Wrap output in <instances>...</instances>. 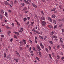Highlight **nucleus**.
<instances>
[{
	"instance_id": "f257e3e1",
	"label": "nucleus",
	"mask_w": 64,
	"mask_h": 64,
	"mask_svg": "<svg viewBox=\"0 0 64 64\" xmlns=\"http://www.w3.org/2000/svg\"><path fill=\"white\" fill-rule=\"evenodd\" d=\"M37 49H38V51L40 50H41V48H40V46L39 45L37 46Z\"/></svg>"
},
{
	"instance_id": "f03ea898",
	"label": "nucleus",
	"mask_w": 64,
	"mask_h": 64,
	"mask_svg": "<svg viewBox=\"0 0 64 64\" xmlns=\"http://www.w3.org/2000/svg\"><path fill=\"white\" fill-rule=\"evenodd\" d=\"M46 22L45 21H43L42 22V26H45L46 24Z\"/></svg>"
},
{
	"instance_id": "7ed1b4c3",
	"label": "nucleus",
	"mask_w": 64,
	"mask_h": 64,
	"mask_svg": "<svg viewBox=\"0 0 64 64\" xmlns=\"http://www.w3.org/2000/svg\"><path fill=\"white\" fill-rule=\"evenodd\" d=\"M40 19L42 20H44V21H45V18L43 16L42 17L40 18Z\"/></svg>"
},
{
	"instance_id": "20e7f679",
	"label": "nucleus",
	"mask_w": 64,
	"mask_h": 64,
	"mask_svg": "<svg viewBox=\"0 0 64 64\" xmlns=\"http://www.w3.org/2000/svg\"><path fill=\"white\" fill-rule=\"evenodd\" d=\"M48 20H50V22H52V19L50 17H48Z\"/></svg>"
},
{
	"instance_id": "39448f33",
	"label": "nucleus",
	"mask_w": 64,
	"mask_h": 64,
	"mask_svg": "<svg viewBox=\"0 0 64 64\" xmlns=\"http://www.w3.org/2000/svg\"><path fill=\"white\" fill-rule=\"evenodd\" d=\"M13 33H14V34H17V36L19 35V34H19V32H14Z\"/></svg>"
},
{
	"instance_id": "423d86ee",
	"label": "nucleus",
	"mask_w": 64,
	"mask_h": 64,
	"mask_svg": "<svg viewBox=\"0 0 64 64\" xmlns=\"http://www.w3.org/2000/svg\"><path fill=\"white\" fill-rule=\"evenodd\" d=\"M4 3L5 5H9V4H8V2L7 1L4 2Z\"/></svg>"
},
{
	"instance_id": "0eeeda50",
	"label": "nucleus",
	"mask_w": 64,
	"mask_h": 64,
	"mask_svg": "<svg viewBox=\"0 0 64 64\" xmlns=\"http://www.w3.org/2000/svg\"><path fill=\"white\" fill-rule=\"evenodd\" d=\"M38 54L40 57H42V55H41V52H40V50H38Z\"/></svg>"
},
{
	"instance_id": "6e6552de",
	"label": "nucleus",
	"mask_w": 64,
	"mask_h": 64,
	"mask_svg": "<svg viewBox=\"0 0 64 64\" xmlns=\"http://www.w3.org/2000/svg\"><path fill=\"white\" fill-rule=\"evenodd\" d=\"M24 2H25L26 3V4H30V3H29V2H28L25 0H24Z\"/></svg>"
},
{
	"instance_id": "1a4fd4ad",
	"label": "nucleus",
	"mask_w": 64,
	"mask_h": 64,
	"mask_svg": "<svg viewBox=\"0 0 64 64\" xmlns=\"http://www.w3.org/2000/svg\"><path fill=\"white\" fill-rule=\"evenodd\" d=\"M56 58L58 60H59V59H60V56L59 55H57Z\"/></svg>"
},
{
	"instance_id": "9d476101",
	"label": "nucleus",
	"mask_w": 64,
	"mask_h": 64,
	"mask_svg": "<svg viewBox=\"0 0 64 64\" xmlns=\"http://www.w3.org/2000/svg\"><path fill=\"white\" fill-rule=\"evenodd\" d=\"M35 32L36 33H37V34H38L39 35L40 34V32L39 31H37L36 30L35 31Z\"/></svg>"
},
{
	"instance_id": "9b49d317",
	"label": "nucleus",
	"mask_w": 64,
	"mask_h": 64,
	"mask_svg": "<svg viewBox=\"0 0 64 64\" xmlns=\"http://www.w3.org/2000/svg\"><path fill=\"white\" fill-rule=\"evenodd\" d=\"M54 34V32L53 31H52V32H51L50 34V35H51V36H53V35Z\"/></svg>"
},
{
	"instance_id": "f8f14e48",
	"label": "nucleus",
	"mask_w": 64,
	"mask_h": 64,
	"mask_svg": "<svg viewBox=\"0 0 64 64\" xmlns=\"http://www.w3.org/2000/svg\"><path fill=\"white\" fill-rule=\"evenodd\" d=\"M32 5L33 6V7H34L35 8H37V6H36V5H35V4H34L33 3H32Z\"/></svg>"
},
{
	"instance_id": "ddd939ff",
	"label": "nucleus",
	"mask_w": 64,
	"mask_h": 64,
	"mask_svg": "<svg viewBox=\"0 0 64 64\" xmlns=\"http://www.w3.org/2000/svg\"><path fill=\"white\" fill-rule=\"evenodd\" d=\"M7 57L8 59L9 60H10V59H11V58H10V55H8L7 56Z\"/></svg>"
},
{
	"instance_id": "4468645a",
	"label": "nucleus",
	"mask_w": 64,
	"mask_h": 64,
	"mask_svg": "<svg viewBox=\"0 0 64 64\" xmlns=\"http://www.w3.org/2000/svg\"><path fill=\"white\" fill-rule=\"evenodd\" d=\"M2 18H3V15L1 14L0 15V18L1 20H2Z\"/></svg>"
},
{
	"instance_id": "2eb2a0df",
	"label": "nucleus",
	"mask_w": 64,
	"mask_h": 64,
	"mask_svg": "<svg viewBox=\"0 0 64 64\" xmlns=\"http://www.w3.org/2000/svg\"><path fill=\"white\" fill-rule=\"evenodd\" d=\"M23 41L24 42V44L25 45L26 44V40H23Z\"/></svg>"
},
{
	"instance_id": "dca6fc26",
	"label": "nucleus",
	"mask_w": 64,
	"mask_h": 64,
	"mask_svg": "<svg viewBox=\"0 0 64 64\" xmlns=\"http://www.w3.org/2000/svg\"><path fill=\"white\" fill-rule=\"evenodd\" d=\"M8 36H10V33H11V32L9 30H8Z\"/></svg>"
},
{
	"instance_id": "f3484780",
	"label": "nucleus",
	"mask_w": 64,
	"mask_h": 64,
	"mask_svg": "<svg viewBox=\"0 0 64 64\" xmlns=\"http://www.w3.org/2000/svg\"><path fill=\"white\" fill-rule=\"evenodd\" d=\"M54 24H56V20H52Z\"/></svg>"
},
{
	"instance_id": "a211bd4d",
	"label": "nucleus",
	"mask_w": 64,
	"mask_h": 64,
	"mask_svg": "<svg viewBox=\"0 0 64 64\" xmlns=\"http://www.w3.org/2000/svg\"><path fill=\"white\" fill-rule=\"evenodd\" d=\"M52 38H54L56 39V38H57V36H52Z\"/></svg>"
},
{
	"instance_id": "6ab92c4d",
	"label": "nucleus",
	"mask_w": 64,
	"mask_h": 64,
	"mask_svg": "<svg viewBox=\"0 0 64 64\" xmlns=\"http://www.w3.org/2000/svg\"><path fill=\"white\" fill-rule=\"evenodd\" d=\"M48 49L50 51H51L52 50L51 48V47L50 46H49L48 47Z\"/></svg>"
},
{
	"instance_id": "aec40b11",
	"label": "nucleus",
	"mask_w": 64,
	"mask_h": 64,
	"mask_svg": "<svg viewBox=\"0 0 64 64\" xmlns=\"http://www.w3.org/2000/svg\"><path fill=\"white\" fill-rule=\"evenodd\" d=\"M39 37L41 39H43V36H39Z\"/></svg>"
},
{
	"instance_id": "412c9836",
	"label": "nucleus",
	"mask_w": 64,
	"mask_h": 64,
	"mask_svg": "<svg viewBox=\"0 0 64 64\" xmlns=\"http://www.w3.org/2000/svg\"><path fill=\"white\" fill-rule=\"evenodd\" d=\"M14 61H16V62H18V59H16L15 58H14Z\"/></svg>"
},
{
	"instance_id": "4be33fe9",
	"label": "nucleus",
	"mask_w": 64,
	"mask_h": 64,
	"mask_svg": "<svg viewBox=\"0 0 64 64\" xmlns=\"http://www.w3.org/2000/svg\"><path fill=\"white\" fill-rule=\"evenodd\" d=\"M52 18H55V15L54 14L52 15Z\"/></svg>"
},
{
	"instance_id": "5701e85b",
	"label": "nucleus",
	"mask_w": 64,
	"mask_h": 64,
	"mask_svg": "<svg viewBox=\"0 0 64 64\" xmlns=\"http://www.w3.org/2000/svg\"><path fill=\"white\" fill-rule=\"evenodd\" d=\"M56 9V8H52L51 10V11H54Z\"/></svg>"
},
{
	"instance_id": "b1692460",
	"label": "nucleus",
	"mask_w": 64,
	"mask_h": 64,
	"mask_svg": "<svg viewBox=\"0 0 64 64\" xmlns=\"http://www.w3.org/2000/svg\"><path fill=\"white\" fill-rule=\"evenodd\" d=\"M34 16L36 18H38V16L36 14H34Z\"/></svg>"
},
{
	"instance_id": "393cba45",
	"label": "nucleus",
	"mask_w": 64,
	"mask_h": 64,
	"mask_svg": "<svg viewBox=\"0 0 64 64\" xmlns=\"http://www.w3.org/2000/svg\"><path fill=\"white\" fill-rule=\"evenodd\" d=\"M12 25L13 27H14V23L13 22L12 23Z\"/></svg>"
},
{
	"instance_id": "a878e982",
	"label": "nucleus",
	"mask_w": 64,
	"mask_h": 64,
	"mask_svg": "<svg viewBox=\"0 0 64 64\" xmlns=\"http://www.w3.org/2000/svg\"><path fill=\"white\" fill-rule=\"evenodd\" d=\"M60 41L61 43H63V40H62V38H60Z\"/></svg>"
},
{
	"instance_id": "bb28decb",
	"label": "nucleus",
	"mask_w": 64,
	"mask_h": 64,
	"mask_svg": "<svg viewBox=\"0 0 64 64\" xmlns=\"http://www.w3.org/2000/svg\"><path fill=\"white\" fill-rule=\"evenodd\" d=\"M5 15L6 17H7V16H8V14H7V13L6 12H5Z\"/></svg>"
},
{
	"instance_id": "cd10ccee",
	"label": "nucleus",
	"mask_w": 64,
	"mask_h": 64,
	"mask_svg": "<svg viewBox=\"0 0 64 64\" xmlns=\"http://www.w3.org/2000/svg\"><path fill=\"white\" fill-rule=\"evenodd\" d=\"M0 11L1 12V13H2V14H3V13H4V12L3 11V10H1Z\"/></svg>"
},
{
	"instance_id": "c85d7f7f",
	"label": "nucleus",
	"mask_w": 64,
	"mask_h": 64,
	"mask_svg": "<svg viewBox=\"0 0 64 64\" xmlns=\"http://www.w3.org/2000/svg\"><path fill=\"white\" fill-rule=\"evenodd\" d=\"M36 58L38 61H40V60H39V58L37 56L36 57Z\"/></svg>"
},
{
	"instance_id": "c756f323",
	"label": "nucleus",
	"mask_w": 64,
	"mask_h": 64,
	"mask_svg": "<svg viewBox=\"0 0 64 64\" xmlns=\"http://www.w3.org/2000/svg\"><path fill=\"white\" fill-rule=\"evenodd\" d=\"M19 49L20 50V51H21V50H22V47H20L19 48Z\"/></svg>"
},
{
	"instance_id": "7c9ffc66",
	"label": "nucleus",
	"mask_w": 64,
	"mask_h": 64,
	"mask_svg": "<svg viewBox=\"0 0 64 64\" xmlns=\"http://www.w3.org/2000/svg\"><path fill=\"white\" fill-rule=\"evenodd\" d=\"M64 59V56H62L61 58V61H62V60H63V59Z\"/></svg>"
},
{
	"instance_id": "2f4dec72",
	"label": "nucleus",
	"mask_w": 64,
	"mask_h": 64,
	"mask_svg": "<svg viewBox=\"0 0 64 64\" xmlns=\"http://www.w3.org/2000/svg\"><path fill=\"white\" fill-rule=\"evenodd\" d=\"M22 9H23V11H25V10H26V8L24 7V8H23Z\"/></svg>"
},
{
	"instance_id": "473e14b6",
	"label": "nucleus",
	"mask_w": 64,
	"mask_h": 64,
	"mask_svg": "<svg viewBox=\"0 0 64 64\" xmlns=\"http://www.w3.org/2000/svg\"><path fill=\"white\" fill-rule=\"evenodd\" d=\"M48 27L49 28H52V26H51V25H49L48 26Z\"/></svg>"
},
{
	"instance_id": "72a5a7b5",
	"label": "nucleus",
	"mask_w": 64,
	"mask_h": 64,
	"mask_svg": "<svg viewBox=\"0 0 64 64\" xmlns=\"http://www.w3.org/2000/svg\"><path fill=\"white\" fill-rule=\"evenodd\" d=\"M49 42H50V44H52V45H53V43L51 41H50Z\"/></svg>"
},
{
	"instance_id": "f704fd0d",
	"label": "nucleus",
	"mask_w": 64,
	"mask_h": 64,
	"mask_svg": "<svg viewBox=\"0 0 64 64\" xmlns=\"http://www.w3.org/2000/svg\"><path fill=\"white\" fill-rule=\"evenodd\" d=\"M57 48L58 49H59V48H60V45H58L57 46Z\"/></svg>"
},
{
	"instance_id": "c9c22d12",
	"label": "nucleus",
	"mask_w": 64,
	"mask_h": 64,
	"mask_svg": "<svg viewBox=\"0 0 64 64\" xmlns=\"http://www.w3.org/2000/svg\"><path fill=\"white\" fill-rule=\"evenodd\" d=\"M40 47L42 49H44V46H43V45H42V46Z\"/></svg>"
},
{
	"instance_id": "e433bc0d",
	"label": "nucleus",
	"mask_w": 64,
	"mask_h": 64,
	"mask_svg": "<svg viewBox=\"0 0 64 64\" xmlns=\"http://www.w3.org/2000/svg\"><path fill=\"white\" fill-rule=\"evenodd\" d=\"M23 20H24V21H25V22L26 21V20H27V19H26V18H24Z\"/></svg>"
},
{
	"instance_id": "4c0bfd02",
	"label": "nucleus",
	"mask_w": 64,
	"mask_h": 64,
	"mask_svg": "<svg viewBox=\"0 0 64 64\" xmlns=\"http://www.w3.org/2000/svg\"><path fill=\"white\" fill-rule=\"evenodd\" d=\"M46 50L47 52H48V50L46 48Z\"/></svg>"
},
{
	"instance_id": "58836bf2",
	"label": "nucleus",
	"mask_w": 64,
	"mask_h": 64,
	"mask_svg": "<svg viewBox=\"0 0 64 64\" xmlns=\"http://www.w3.org/2000/svg\"><path fill=\"white\" fill-rule=\"evenodd\" d=\"M57 25H55L54 26V28H57Z\"/></svg>"
},
{
	"instance_id": "ea45409f",
	"label": "nucleus",
	"mask_w": 64,
	"mask_h": 64,
	"mask_svg": "<svg viewBox=\"0 0 64 64\" xmlns=\"http://www.w3.org/2000/svg\"><path fill=\"white\" fill-rule=\"evenodd\" d=\"M46 38H47V36H45V38H44V40H46Z\"/></svg>"
},
{
	"instance_id": "a19ab883",
	"label": "nucleus",
	"mask_w": 64,
	"mask_h": 64,
	"mask_svg": "<svg viewBox=\"0 0 64 64\" xmlns=\"http://www.w3.org/2000/svg\"><path fill=\"white\" fill-rule=\"evenodd\" d=\"M20 44H21V45L22 46V45H23V42H22L21 41L20 42Z\"/></svg>"
},
{
	"instance_id": "79ce46f5",
	"label": "nucleus",
	"mask_w": 64,
	"mask_h": 64,
	"mask_svg": "<svg viewBox=\"0 0 64 64\" xmlns=\"http://www.w3.org/2000/svg\"><path fill=\"white\" fill-rule=\"evenodd\" d=\"M14 4H16L17 3V1H16V0H14Z\"/></svg>"
},
{
	"instance_id": "37998d69",
	"label": "nucleus",
	"mask_w": 64,
	"mask_h": 64,
	"mask_svg": "<svg viewBox=\"0 0 64 64\" xmlns=\"http://www.w3.org/2000/svg\"><path fill=\"white\" fill-rule=\"evenodd\" d=\"M14 37L15 38H17V36L16 35H14Z\"/></svg>"
},
{
	"instance_id": "c03bdc74",
	"label": "nucleus",
	"mask_w": 64,
	"mask_h": 64,
	"mask_svg": "<svg viewBox=\"0 0 64 64\" xmlns=\"http://www.w3.org/2000/svg\"><path fill=\"white\" fill-rule=\"evenodd\" d=\"M10 3L11 4H12V5H13V2H12V1H11Z\"/></svg>"
},
{
	"instance_id": "a18cd8bd",
	"label": "nucleus",
	"mask_w": 64,
	"mask_h": 64,
	"mask_svg": "<svg viewBox=\"0 0 64 64\" xmlns=\"http://www.w3.org/2000/svg\"><path fill=\"white\" fill-rule=\"evenodd\" d=\"M17 25H18V26H20V24H19V23L18 22H17Z\"/></svg>"
},
{
	"instance_id": "49530a36",
	"label": "nucleus",
	"mask_w": 64,
	"mask_h": 64,
	"mask_svg": "<svg viewBox=\"0 0 64 64\" xmlns=\"http://www.w3.org/2000/svg\"><path fill=\"white\" fill-rule=\"evenodd\" d=\"M32 31L33 32H34L35 31V28H33V29H32Z\"/></svg>"
},
{
	"instance_id": "de8ad7c7",
	"label": "nucleus",
	"mask_w": 64,
	"mask_h": 64,
	"mask_svg": "<svg viewBox=\"0 0 64 64\" xmlns=\"http://www.w3.org/2000/svg\"><path fill=\"white\" fill-rule=\"evenodd\" d=\"M41 13L42 15H44V12H43L42 11H41Z\"/></svg>"
},
{
	"instance_id": "09e8293b",
	"label": "nucleus",
	"mask_w": 64,
	"mask_h": 64,
	"mask_svg": "<svg viewBox=\"0 0 64 64\" xmlns=\"http://www.w3.org/2000/svg\"><path fill=\"white\" fill-rule=\"evenodd\" d=\"M8 12L9 13H11L12 12V11H11V10H8Z\"/></svg>"
},
{
	"instance_id": "8fccbe9b",
	"label": "nucleus",
	"mask_w": 64,
	"mask_h": 64,
	"mask_svg": "<svg viewBox=\"0 0 64 64\" xmlns=\"http://www.w3.org/2000/svg\"><path fill=\"white\" fill-rule=\"evenodd\" d=\"M40 47H41V46L43 45V44H42V43H40Z\"/></svg>"
},
{
	"instance_id": "3c124183",
	"label": "nucleus",
	"mask_w": 64,
	"mask_h": 64,
	"mask_svg": "<svg viewBox=\"0 0 64 64\" xmlns=\"http://www.w3.org/2000/svg\"><path fill=\"white\" fill-rule=\"evenodd\" d=\"M4 21L6 22H8V20H4Z\"/></svg>"
},
{
	"instance_id": "603ef678",
	"label": "nucleus",
	"mask_w": 64,
	"mask_h": 64,
	"mask_svg": "<svg viewBox=\"0 0 64 64\" xmlns=\"http://www.w3.org/2000/svg\"><path fill=\"white\" fill-rule=\"evenodd\" d=\"M52 47L54 49H55V47H56L55 46H53Z\"/></svg>"
},
{
	"instance_id": "864d4df0",
	"label": "nucleus",
	"mask_w": 64,
	"mask_h": 64,
	"mask_svg": "<svg viewBox=\"0 0 64 64\" xmlns=\"http://www.w3.org/2000/svg\"><path fill=\"white\" fill-rule=\"evenodd\" d=\"M32 49H33V50H34V51H35L36 50H35V48L34 47H32Z\"/></svg>"
},
{
	"instance_id": "5fc2aeb1",
	"label": "nucleus",
	"mask_w": 64,
	"mask_h": 64,
	"mask_svg": "<svg viewBox=\"0 0 64 64\" xmlns=\"http://www.w3.org/2000/svg\"><path fill=\"white\" fill-rule=\"evenodd\" d=\"M6 53H4V57L5 58H6Z\"/></svg>"
},
{
	"instance_id": "6e6d98bb",
	"label": "nucleus",
	"mask_w": 64,
	"mask_h": 64,
	"mask_svg": "<svg viewBox=\"0 0 64 64\" xmlns=\"http://www.w3.org/2000/svg\"><path fill=\"white\" fill-rule=\"evenodd\" d=\"M59 8H60V9H62V8H61V5L59 6Z\"/></svg>"
},
{
	"instance_id": "4d7b16f0",
	"label": "nucleus",
	"mask_w": 64,
	"mask_h": 64,
	"mask_svg": "<svg viewBox=\"0 0 64 64\" xmlns=\"http://www.w3.org/2000/svg\"><path fill=\"white\" fill-rule=\"evenodd\" d=\"M30 43H31V44H32V41L31 40H30Z\"/></svg>"
},
{
	"instance_id": "13d9d810",
	"label": "nucleus",
	"mask_w": 64,
	"mask_h": 64,
	"mask_svg": "<svg viewBox=\"0 0 64 64\" xmlns=\"http://www.w3.org/2000/svg\"><path fill=\"white\" fill-rule=\"evenodd\" d=\"M23 31H22V30H20L19 31V32H20V33H22V32Z\"/></svg>"
},
{
	"instance_id": "bf43d9fd",
	"label": "nucleus",
	"mask_w": 64,
	"mask_h": 64,
	"mask_svg": "<svg viewBox=\"0 0 64 64\" xmlns=\"http://www.w3.org/2000/svg\"><path fill=\"white\" fill-rule=\"evenodd\" d=\"M59 27H60V28H61L62 27V25H60L59 26Z\"/></svg>"
},
{
	"instance_id": "052dcab7",
	"label": "nucleus",
	"mask_w": 64,
	"mask_h": 64,
	"mask_svg": "<svg viewBox=\"0 0 64 64\" xmlns=\"http://www.w3.org/2000/svg\"><path fill=\"white\" fill-rule=\"evenodd\" d=\"M26 24L27 25H29V21Z\"/></svg>"
},
{
	"instance_id": "680f3d73",
	"label": "nucleus",
	"mask_w": 64,
	"mask_h": 64,
	"mask_svg": "<svg viewBox=\"0 0 64 64\" xmlns=\"http://www.w3.org/2000/svg\"><path fill=\"white\" fill-rule=\"evenodd\" d=\"M21 4L22 6H24V4L23 3H22Z\"/></svg>"
},
{
	"instance_id": "e2e57ef3",
	"label": "nucleus",
	"mask_w": 64,
	"mask_h": 64,
	"mask_svg": "<svg viewBox=\"0 0 64 64\" xmlns=\"http://www.w3.org/2000/svg\"><path fill=\"white\" fill-rule=\"evenodd\" d=\"M1 37H4V36L3 35H1Z\"/></svg>"
},
{
	"instance_id": "0e129e2a",
	"label": "nucleus",
	"mask_w": 64,
	"mask_h": 64,
	"mask_svg": "<svg viewBox=\"0 0 64 64\" xmlns=\"http://www.w3.org/2000/svg\"><path fill=\"white\" fill-rule=\"evenodd\" d=\"M52 54L53 56H55V54H54V53H52Z\"/></svg>"
},
{
	"instance_id": "69168bd1",
	"label": "nucleus",
	"mask_w": 64,
	"mask_h": 64,
	"mask_svg": "<svg viewBox=\"0 0 64 64\" xmlns=\"http://www.w3.org/2000/svg\"><path fill=\"white\" fill-rule=\"evenodd\" d=\"M13 38H11L10 40V41L11 42H12V41H13Z\"/></svg>"
},
{
	"instance_id": "338daca9",
	"label": "nucleus",
	"mask_w": 64,
	"mask_h": 64,
	"mask_svg": "<svg viewBox=\"0 0 64 64\" xmlns=\"http://www.w3.org/2000/svg\"><path fill=\"white\" fill-rule=\"evenodd\" d=\"M62 32H64V29H62Z\"/></svg>"
},
{
	"instance_id": "774afa93",
	"label": "nucleus",
	"mask_w": 64,
	"mask_h": 64,
	"mask_svg": "<svg viewBox=\"0 0 64 64\" xmlns=\"http://www.w3.org/2000/svg\"><path fill=\"white\" fill-rule=\"evenodd\" d=\"M27 19H28V20H29V19H30V17H28Z\"/></svg>"
}]
</instances>
